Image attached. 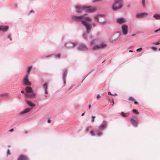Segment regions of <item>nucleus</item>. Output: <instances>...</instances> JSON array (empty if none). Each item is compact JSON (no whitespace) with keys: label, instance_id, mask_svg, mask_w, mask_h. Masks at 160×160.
<instances>
[{"label":"nucleus","instance_id":"ea45409f","mask_svg":"<svg viewBox=\"0 0 160 160\" xmlns=\"http://www.w3.org/2000/svg\"><path fill=\"white\" fill-rule=\"evenodd\" d=\"M108 94L109 95H113V94H112L110 92H108Z\"/></svg>","mask_w":160,"mask_h":160},{"label":"nucleus","instance_id":"423d86ee","mask_svg":"<svg viewBox=\"0 0 160 160\" xmlns=\"http://www.w3.org/2000/svg\"><path fill=\"white\" fill-rule=\"evenodd\" d=\"M122 31L124 35H126L128 34V28L127 25L123 24L121 27Z\"/></svg>","mask_w":160,"mask_h":160},{"label":"nucleus","instance_id":"b1692460","mask_svg":"<svg viewBox=\"0 0 160 160\" xmlns=\"http://www.w3.org/2000/svg\"><path fill=\"white\" fill-rule=\"evenodd\" d=\"M8 93H3L0 94V97H2L4 96H8Z\"/></svg>","mask_w":160,"mask_h":160},{"label":"nucleus","instance_id":"aec40b11","mask_svg":"<svg viewBox=\"0 0 160 160\" xmlns=\"http://www.w3.org/2000/svg\"><path fill=\"white\" fill-rule=\"evenodd\" d=\"M25 90L26 92L28 93H30L32 92V88L29 86H27L25 88Z\"/></svg>","mask_w":160,"mask_h":160},{"label":"nucleus","instance_id":"7c9ffc66","mask_svg":"<svg viewBox=\"0 0 160 160\" xmlns=\"http://www.w3.org/2000/svg\"><path fill=\"white\" fill-rule=\"evenodd\" d=\"M91 127L89 126H88L86 127L85 129V131L86 132H88L89 131V129Z\"/></svg>","mask_w":160,"mask_h":160},{"label":"nucleus","instance_id":"72a5a7b5","mask_svg":"<svg viewBox=\"0 0 160 160\" xmlns=\"http://www.w3.org/2000/svg\"><path fill=\"white\" fill-rule=\"evenodd\" d=\"M142 3L144 7L145 6V0H142Z\"/></svg>","mask_w":160,"mask_h":160},{"label":"nucleus","instance_id":"f3484780","mask_svg":"<svg viewBox=\"0 0 160 160\" xmlns=\"http://www.w3.org/2000/svg\"><path fill=\"white\" fill-rule=\"evenodd\" d=\"M117 22L119 24H122L126 22L125 20L123 18H118L117 20Z\"/></svg>","mask_w":160,"mask_h":160},{"label":"nucleus","instance_id":"de8ad7c7","mask_svg":"<svg viewBox=\"0 0 160 160\" xmlns=\"http://www.w3.org/2000/svg\"><path fill=\"white\" fill-rule=\"evenodd\" d=\"M8 38H10V39L11 40H12V39H11V38H10V35H9V36H8Z\"/></svg>","mask_w":160,"mask_h":160},{"label":"nucleus","instance_id":"13d9d810","mask_svg":"<svg viewBox=\"0 0 160 160\" xmlns=\"http://www.w3.org/2000/svg\"><path fill=\"white\" fill-rule=\"evenodd\" d=\"M45 97H47V96H46V95H45Z\"/></svg>","mask_w":160,"mask_h":160},{"label":"nucleus","instance_id":"0eeeda50","mask_svg":"<svg viewBox=\"0 0 160 160\" xmlns=\"http://www.w3.org/2000/svg\"><path fill=\"white\" fill-rule=\"evenodd\" d=\"M132 124L134 126L136 127L138 125L139 120L136 118H132L130 119Z\"/></svg>","mask_w":160,"mask_h":160},{"label":"nucleus","instance_id":"58836bf2","mask_svg":"<svg viewBox=\"0 0 160 160\" xmlns=\"http://www.w3.org/2000/svg\"><path fill=\"white\" fill-rule=\"evenodd\" d=\"M13 131H14V129L13 128H12L11 129H10V130H9V131L10 132H12Z\"/></svg>","mask_w":160,"mask_h":160},{"label":"nucleus","instance_id":"6ab92c4d","mask_svg":"<svg viewBox=\"0 0 160 160\" xmlns=\"http://www.w3.org/2000/svg\"><path fill=\"white\" fill-rule=\"evenodd\" d=\"M43 87L44 89L45 93L46 94L48 93V91H47V89L48 88V84L45 83L43 85Z\"/></svg>","mask_w":160,"mask_h":160},{"label":"nucleus","instance_id":"f8f14e48","mask_svg":"<svg viewBox=\"0 0 160 160\" xmlns=\"http://www.w3.org/2000/svg\"><path fill=\"white\" fill-rule=\"evenodd\" d=\"M78 49L81 50H88V48L85 44H81L78 47Z\"/></svg>","mask_w":160,"mask_h":160},{"label":"nucleus","instance_id":"ddd939ff","mask_svg":"<svg viewBox=\"0 0 160 160\" xmlns=\"http://www.w3.org/2000/svg\"><path fill=\"white\" fill-rule=\"evenodd\" d=\"M68 72V70L66 69H65L63 72V79L64 82V83L65 84L66 83V82L65 81V77L67 75Z\"/></svg>","mask_w":160,"mask_h":160},{"label":"nucleus","instance_id":"a18cd8bd","mask_svg":"<svg viewBox=\"0 0 160 160\" xmlns=\"http://www.w3.org/2000/svg\"><path fill=\"white\" fill-rule=\"evenodd\" d=\"M112 103H113V105L114 104V100L113 99L112 100Z\"/></svg>","mask_w":160,"mask_h":160},{"label":"nucleus","instance_id":"6e6d98bb","mask_svg":"<svg viewBox=\"0 0 160 160\" xmlns=\"http://www.w3.org/2000/svg\"><path fill=\"white\" fill-rule=\"evenodd\" d=\"M158 50H160V48H159V49H158Z\"/></svg>","mask_w":160,"mask_h":160},{"label":"nucleus","instance_id":"bb28decb","mask_svg":"<svg viewBox=\"0 0 160 160\" xmlns=\"http://www.w3.org/2000/svg\"><path fill=\"white\" fill-rule=\"evenodd\" d=\"M11 154V152L9 149H8L7 151V156H8L10 155Z\"/></svg>","mask_w":160,"mask_h":160},{"label":"nucleus","instance_id":"4c0bfd02","mask_svg":"<svg viewBox=\"0 0 160 160\" xmlns=\"http://www.w3.org/2000/svg\"><path fill=\"white\" fill-rule=\"evenodd\" d=\"M61 55L60 54H58L56 55V57L58 58H59L60 57Z\"/></svg>","mask_w":160,"mask_h":160},{"label":"nucleus","instance_id":"3c124183","mask_svg":"<svg viewBox=\"0 0 160 160\" xmlns=\"http://www.w3.org/2000/svg\"><path fill=\"white\" fill-rule=\"evenodd\" d=\"M84 113H82V116L83 115H84Z\"/></svg>","mask_w":160,"mask_h":160},{"label":"nucleus","instance_id":"c85d7f7f","mask_svg":"<svg viewBox=\"0 0 160 160\" xmlns=\"http://www.w3.org/2000/svg\"><path fill=\"white\" fill-rule=\"evenodd\" d=\"M151 49L153 51H156L157 50V48L156 47H151Z\"/></svg>","mask_w":160,"mask_h":160},{"label":"nucleus","instance_id":"4d7b16f0","mask_svg":"<svg viewBox=\"0 0 160 160\" xmlns=\"http://www.w3.org/2000/svg\"><path fill=\"white\" fill-rule=\"evenodd\" d=\"M8 147H10V146L9 145V146H8Z\"/></svg>","mask_w":160,"mask_h":160},{"label":"nucleus","instance_id":"1a4fd4ad","mask_svg":"<svg viewBox=\"0 0 160 160\" xmlns=\"http://www.w3.org/2000/svg\"><path fill=\"white\" fill-rule=\"evenodd\" d=\"M103 16L101 15H98L95 16L94 19L97 22H99L100 23H102L103 22L102 20Z\"/></svg>","mask_w":160,"mask_h":160},{"label":"nucleus","instance_id":"39448f33","mask_svg":"<svg viewBox=\"0 0 160 160\" xmlns=\"http://www.w3.org/2000/svg\"><path fill=\"white\" fill-rule=\"evenodd\" d=\"M77 45V43L72 42H68L64 44V46L66 49H71L75 47Z\"/></svg>","mask_w":160,"mask_h":160},{"label":"nucleus","instance_id":"f704fd0d","mask_svg":"<svg viewBox=\"0 0 160 160\" xmlns=\"http://www.w3.org/2000/svg\"><path fill=\"white\" fill-rule=\"evenodd\" d=\"M102 134V133L100 132H99L97 133V135L98 136H100Z\"/></svg>","mask_w":160,"mask_h":160},{"label":"nucleus","instance_id":"4468645a","mask_svg":"<svg viewBox=\"0 0 160 160\" xmlns=\"http://www.w3.org/2000/svg\"><path fill=\"white\" fill-rule=\"evenodd\" d=\"M27 103L28 105L31 108H32H32L35 107V104L32 103V102H31V101H29L28 100H26L25 101Z\"/></svg>","mask_w":160,"mask_h":160},{"label":"nucleus","instance_id":"9d476101","mask_svg":"<svg viewBox=\"0 0 160 160\" xmlns=\"http://www.w3.org/2000/svg\"><path fill=\"white\" fill-rule=\"evenodd\" d=\"M28 75H26L23 80V84L26 85H30L31 83L28 79Z\"/></svg>","mask_w":160,"mask_h":160},{"label":"nucleus","instance_id":"864d4df0","mask_svg":"<svg viewBox=\"0 0 160 160\" xmlns=\"http://www.w3.org/2000/svg\"><path fill=\"white\" fill-rule=\"evenodd\" d=\"M25 133L27 134L28 133L27 131H25Z\"/></svg>","mask_w":160,"mask_h":160},{"label":"nucleus","instance_id":"603ef678","mask_svg":"<svg viewBox=\"0 0 160 160\" xmlns=\"http://www.w3.org/2000/svg\"><path fill=\"white\" fill-rule=\"evenodd\" d=\"M90 37L91 38H92V35H91L90 36Z\"/></svg>","mask_w":160,"mask_h":160},{"label":"nucleus","instance_id":"412c9836","mask_svg":"<svg viewBox=\"0 0 160 160\" xmlns=\"http://www.w3.org/2000/svg\"><path fill=\"white\" fill-rule=\"evenodd\" d=\"M107 123L106 122H104L100 126V129H102L105 128L106 126Z\"/></svg>","mask_w":160,"mask_h":160},{"label":"nucleus","instance_id":"f03ea898","mask_svg":"<svg viewBox=\"0 0 160 160\" xmlns=\"http://www.w3.org/2000/svg\"><path fill=\"white\" fill-rule=\"evenodd\" d=\"M76 10L78 13L83 12H95L96 8L92 6L86 7L85 6L77 5L76 6Z\"/></svg>","mask_w":160,"mask_h":160},{"label":"nucleus","instance_id":"e433bc0d","mask_svg":"<svg viewBox=\"0 0 160 160\" xmlns=\"http://www.w3.org/2000/svg\"><path fill=\"white\" fill-rule=\"evenodd\" d=\"M100 97V96L98 94L97 95V99H99Z\"/></svg>","mask_w":160,"mask_h":160},{"label":"nucleus","instance_id":"393cba45","mask_svg":"<svg viewBox=\"0 0 160 160\" xmlns=\"http://www.w3.org/2000/svg\"><path fill=\"white\" fill-rule=\"evenodd\" d=\"M132 112H134V113H135L137 115H138L139 114V113L138 112V111L137 110L135 109H133Z\"/></svg>","mask_w":160,"mask_h":160},{"label":"nucleus","instance_id":"20e7f679","mask_svg":"<svg viewBox=\"0 0 160 160\" xmlns=\"http://www.w3.org/2000/svg\"><path fill=\"white\" fill-rule=\"evenodd\" d=\"M122 7V0H115V2L112 6L114 11L121 8Z\"/></svg>","mask_w":160,"mask_h":160},{"label":"nucleus","instance_id":"5701e85b","mask_svg":"<svg viewBox=\"0 0 160 160\" xmlns=\"http://www.w3.org/2000/svg\"><path fill=\"white\" fill-rule=\"evenodd\" d=\"M32 66H29L28 68V71H27L28 74L27 75H28V76H29V75L30 74V72L31 70L32 69Z\"/></svg>","mask_w":160,"mask_h":160},{"label":"nucleus","instance_id":"c756f323","mask_svg":"<svg viewBox=\"0 0 160 160\" xmlns=\"http://www.w3.org/2000/svg\"><path fill=\"white\" fill-rule=\"evenodd\" d=\"M128 100L129 101H134V99L132 97H130L128 99Z\"/></svg>","mask_w":160,"mask_h":160},{"label":"nucleus","instance_id":"a211bd4d","mask_svg":"<svg viewBox=\"0 0 160 160\" xmlns=\"http://www.w3.org/2000/svg\"><path fill=\"white\" fill-rule=\"evenodd\" d=\"M18 160H28L27 157L24 155H20Z\"/></svg>","mask_w":160,"mask_h":160},{"label":"nucleus","instance_id":"2eb2a0df","mask_svg":"<svg viewBox=\"0 0 160 160\" xmlns=\"http://www.w3.org/2000/svg\"><path fill=\"white\" fill-rule=\"evenodd\" d=\"M8 29V26H0V30L3 32H6Z\"/></svg>","mask_w":160,"mask_h":160},{"label":"nucleus","instance_id":"dca6fc26","mask_svg":"<svg viewBox=\"0 0 160 160\" xmlns=\"http://www.w3.org/2000/svg\"><path fill=\"white\" fill-rule=\"evenodd\" d=\"M32 109V108H28L25 109L24 110L20 112V114L22 115L26 113H28L31 111Z\"/></svg>","mask_w":160,"mask_h":160},{"label":"nucleus","instance_id":"cd10ccee","mask_svg":"<svg viewBox=\"0 0 160 160\" xmlns=\"http://www.w3.org/2000/svg\"><path fill=\"white\" fill-rule=\"evenodd\" d=\"M91 118H92V122H94V119H95V117L92 116Z\"/></svg>","mask_w":160,"mask_h":160},{"label":"nucleus","instance_id":"4be33fe9","mask_svg":"<svg viewBox=\"0 0 160 160\" xmlns=\"http://www.w3.org/2000/svg\"><path fill=\"white\" fill-rule=\"evenodd\" d=\"M153 18L157 19H160V14H155L153 16Z\"/></svg>","mask_w":160,"mask_h":160},{"label":"nucleus","instance_id":"f257e3e1","mask_svg":"<svg viewBox=\"0 0 160 160\" xmlns=\"http://www.w3.org/2000/svg\"><path fill=\"white\" fill-rule=\"evenodd\" d=\"M73 19L76 21L80 22L87 30V32L83 35V37L87 38L88 33H89L92 28V25L88 22V21H91L92 18L89 17H85L84 15L82 16H77L73 15L72 17Z\"/></svg>","mask_w":160,"mask_h":160},{"label":"nucleus","instance_id":"79ce46f5","mask_svg":"<svg viewBox=\"0 0 160 160\" xmlns=\"http://www.w3.org/2000/svg\"><path fill=\"white\" fill-rule=\"evenodd\" d=\"M48 123H50L51 122V120L50 119H48Z\"/></svg>","mask_w":160,"mask_h":160},{"label":"nucleus","instance_id":"a878e982","mask_svg":"<svg viewBox=\"0 0 160 160\" xmlns=\"http://www.w3.org/2000/svg\"><path fill=\"white\" fill-rule=\"evenodd\" d=\"M90 133L92 136H95V134L94 133V131L93 130L91 131L90 132Z\"/></svg>","mask_w":160,"mask_h":160},{"label":"nucleus","instance_id":"8fccbe9b","mask_svg":"<svg viewBox=\"0 0 160 160\" xmlns=\"http://www.w3.org/2000/svg\"><path fill=\"white\" fill-rule=\"evenodd\" d=\"M91 105H89V106H88V108H89V109H90V108H91Z\"/></svg>","mask_w":160,"mask_h":160},{"label":"nucleus","instance_id":"c03bdc74","mask_svg":"<svg viewBox=\"0 0 160 160\" xmlns=\"http://www.w3.org/2000/svg\"><path fill=\"white\" fill-rule=\"evenodd\" d=\"M92 25H93L94 26V27H95V26H96V24H95L94 23H93L92 24Z\"/></svg>","mask_w":160,"mask_h":160},{"label":"nucleus","instance_id":"2f4dec72","mask_svg":"<svg viewBox=\"0 0 160 160\" xmlns=\"http://www.w3.org/2000/svg\"><path fill=\"white\" fill-rule=\"evenodd\" d=\"M142 50V48H139L137 49L136 50V51L138 52H141Z\"/></svg>","mask_w":160,"mask_h":160},{"label":"nucleus","instance_id":"6e6552de","mask_svg":"<svg viewBox=\"0 0 160 160\" xmlns=\"http://www.w3.org/2000/svg\"><path fill=\"white\" fill-rule=\"evenodd\" d=\"M148 15V13L145 12L139 13L136 14V17L137 18H142L144 17L147 16Z\"/></svg>","mask_w":160,"mask_h":160},{"label":"nucleus","instance_id":"37998d69","mask_svg":"<svg viewBox=\"0 0 160 160\" xmlns=\"http://www.w3.org/2000/svg\"><path fill=\"white\" fill-rule=\"evenodd\" d=\"M134 103L135 104H137L138 103V102L137 101H134Z\"/></svg>","mask_w":160,"mask_h":160},{"label":"nucleus","instance_id":"9b49d317","mask_svg":"<svg viewBox=\"0 0 160 160\" xmlns=\"http://www.w3.org/2000/svg\"><path fill=\"white\" fill-rule=\"evenodd\" d=\"M35 93L32 92L30 93H26L25 94V96L26 97H29L31 98H35Z\"/></svg>","mask_w":160,"mask_h":160},{"label":"nucleus","instance_id":"a19ab883","mask_svg":"<svg viewBox=\"0 0 160 160\" xmlns=\"http://www.w3.org/2000/svg\"><path fill=\"white\" fill-rule=\"evenodd\" d=\"M155 44H156V45H158V44H160V43H159V42H156L155 43Z\"/></svg>","mask_w":160,"mask_h":160},{"label":"nucleus","instance_id":"473e14b6","mask_svg":"<svg viewBox=\"0 0 160 160\" xmlns=\"http://www.w3.org/2000/svg\"><path fill=\"white\" fill-rule=\"evenodd\" d=\"M121 115L123 117H126V116L125 114L123 112H122L121 113Z\"/></svg>","mask_w":160,"mask_h":160},{"label":"nucleus","instance_id":"c9c22d12","mask_svg":"<svg viewBox=\"0 0 160 160\" xmlns=\"http://www.w3.org/2000/svg\"><path fill=\"white\" fill-rule=\"evenodd\" d=\"M160 31V28L158 29H157V30H156L154 31V32H156L159 31Z\"/></svg>","mask_w":160,"mask_h":160},{"label":"nucleus","instance_id":"7ed1b4c3","mask_svg":"<svg viewBox=\"0 0 160 160\" xmlns=\"http://www.w3.org/2000/svg\"><path fill=\"white\" fill-rule=\"evenodd\" d=\"M97 40L96 39H94L92 40L90 42V45L92 46V49L93 50H96L101 49H103L106 48L107 45L105 42H102L99 44H97L93 45V44L96 43Z\"/></svg>","mask_w":160,"mask_h":160},{"label":"nucleus","instance_id":"49530a36","mask_svg":"<svg viewBox=\"0 0 160 160\" xmlns=\"http://www.w3.org/2000/svg\"><path fill=\"white\" fill-rule=\"evenodd\" d=\"M21 92L22 93H24V91L22 90L21 91Z\"/></svg>","mask_w":160,"mask_h":160},{"label":"nucleus","instance_id":"5fc2aeb1","mask_svg":"<svg viewBox=\"0 0 160 160\" xmlns=\"http://www.w3.org/2000/svg\"><path fill=\"white\" fill-rule=\"evenodd\" d=\"M113 94L114 95H117V94L116 93L114 94Z\"/></svg>","mask_w":160,"mask_h":160},{"label":"nucleus","instance_id":"09e8293b","mask_svg":"<svg viewBox=\"0 0 160 160\" xmlns=\"http://www.w3.org/2000/svg\"><path fill=\"white\" fill-rule=\"evenodd\" d=\"M129 52H133V51L132 50H130L129 51Z\"/></svg>","mask_w":160,"mask_h":160}]
</instances>
